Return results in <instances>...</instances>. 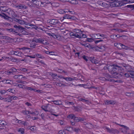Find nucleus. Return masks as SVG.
Listing matches in <instances>:
<instances>
[{"label": "nucleus", "instance_id": "f257e3e1", "mask_svg": "<svg viewBox=\"0 0 134 134\" xmlns=\"http://www.w3.org/2000/svg\"><path fill=\"white\" fill-rule=\"evenodd\" d=\"M122 69L121 66H118L117 65H113L109 66L108 67V69L109 71L111 74L114 77L116 78V77L119 75L118 71H121Z\"/></svg>", "mask_w": 134, "mask_h": 134}, {"label": "nucleus", "instance_id": "f03ea898", "mask_svg": "<svg viewBox=\"0 0 134 134\" xmlns=\"http://www.w3.org/2000/svg\"><path fill=\"white\" fill-rule=\"evenodd\" d=\"M6 13L12 18L16 17L18 16L10 8H8L7 10Z\"/></svg>", "mask_w": 134, "mask_h": 134}, {"label": "nucleus", "instance_id": "7ed1b4c3", "mask_svg": "<svg viewBox=\"0 0 134 134\" xmlns=\"http://www.w3.org/2000/svg\"><path fill=\"white\" fill-rule=\"evenodd\" d=\"M50 24L54 25H58L61 24L58 20L56 19H51L49 20Z\"/></svg>", "mask_w": 134, "mask_h": 134}, {"label": "nucleus", "instance_id": "20e7f679", "mask_svg": "<svg viewBox=\"0 0 134 134\" xmlns=\"http://www.w3.org/2000/svg\"><path fill=\"white\" fill-rule=\"evenodd\" d=\"M63 19L62 20H63L64 19H71V20H75L76 19L75 17L70 15L69 14H65L64 15L63 17Z\"/></svg>", "mask_w": 134, "mask_h": 134}, {"label": "nucleus", "instance_id": "39448f33", "mask_svg": "<svg viewBox=\"0 0 134 134\" xmlns=\"http://www.w3.org/2000/svg\"><path fill=\"white\" fill-rule=\"evenodd\" d=\"M31 2H32L34 5H36L38 7H39L40 6L43 7V5H41L40 1L37 0H32V1H31Z\"/></svg>", "mask_w": 134, "mask_h": 134}, {"label": "nucleus", "instance_id": "423d86ee", "mask_svg": "<svg viewBox=\"0 0 134 134\" xmlns=\"http://www.w3.org/2000/svg\"><path fill=\"white\" fill-rule=\"evenodd\" d=\"M122 66V69H121V70H124L125 69H126V70L128 72H130L131 70V68L130 66L127 65L125 64H124V65H121Z\"/></svg>", "mask_w": 134, "mask_h": 134}, {"label": "nucleus", "instance_id": "0eeeda50", "mask_svg": "<svg viewBox=\"0 0 134 134\" xmlns=\"http://www.w3.org/2000/svg\"><path fill=\"white\" fill-rule=\"evenodd\" d=\"M47 110H46L47 112H51L52 111L53 109H52V108L54 107L53 105L49 104L47 105Z\"/></svg>", "mask_w": 134, "mask_h": 134}, {"label": "nucleus", "instance_id": "6e6552de", "mask_svg": "<svg viewBox=\"0 0 134 134\" xmlns=\"http://www.w3.org/2000/svg\"><path fill=\"white\" fill-rule=\"evenodd\" d=\"M44 40L43 39L41 38H38V39H35L33 40L32 41L33 42H35L37 43H43Z\"/></svg>", "mask_w": 134, "mask_h": 134}, {"label": "nucleus", "instance_id": "1a4fd4ad", "mask_svg": "<svg viewBox=\"0 0 134 134\" xmlns=\"http://www.w3.org/2000/svg\"><path fill=\"white\" fill-rule=\"evenodd\" d=\"M14 27L17 30H18L19 32H21V31H22L24 29V28L20 26H17L16 25H15L14 26Z\"/></svg>", "mask_w": 134, "mask_h": 134}, {"label": "nucleus", "instance_id": "9d476101", "mask_svg": "<svg viewBox=\"0 0 134 134\" xmlns=\"http://www.w3.org/2000/svg\"><path fill=\"white\" fill-rule=\"evenodd\" d=\"M23 75H17L13 76V78L15 79L19 80L23 79Z\"/></svg>", "mask_w": 134, "mask_h": 134}, {"label": "nucleus", "instance_id": "9b49d317", "mask_svg": "<svg viewBox=\"0 0 134 134\" xmlns=\"http://www.w3.org/2000/svg\"><path fill=\"white\" fill-rule=\"evenodd\" d=\"M16 8L20 9H25L26 8V7L25 5L20 4L15 6Z\"/></svg>", "mask_w": 134, "mask_h": 134}, {"label": "nucleus", "instance_id": "f8f14e48", "mask_svg": "<svg viewBox=\"0 0 134 134\" xmlns=\"http://www.w3.org/2000/svg\"><path fill=\"white\" fill-rule=\"evenodd\" d=\"M105 104L109 105L110 104H115V102L113 100H107L105 102Z\"/></svg>", "mask_w": 134, "mask_h": 134}, {"label": "nucleus", "instance_id": "ddd939ff", "mask_svg": "<svg viewBox=\"0 0 134 134\" xmlns=\"http://www.w3.org/2000/svg\"><path fill=\"white\" fill-rule=\"evenodd\" d=\"M98 34H93L92 35V38L94 39H100L101 38L100 37L99 35Z\"/></svg>", "mask_w": 134, "mask_h": 134}, {"label": "nucleus", "instance_id": "4468645a", "mask_svg": "<svg viewBox=\"0 0 134 134\" xmlns=\"http://www.w3.org/2000/svg\"><path fill=\"white\" fill-rule=\"evenodd\" d=\"M8 8L5 6H1L0 7V10L6 12Z\"/></svg>", "mask_w": 134, "mask_h": 134}, {"label": "nucleus", "instance_id": "2eb2a0df", "mask_svg": "<svg viewBox=\"0 0 134 134\" xmlns=\"http://www.w3.org/2000/svg\"><path fill=\"white\" fill-rule=\"evenodd\" d=\"M121 43H116L114 44V46L119 49H121Z\"/></svg>", "mask_w": 134, "mask_h": 134}, {"label": "nucleus", "instance_id": "dca6fc26", "mask_svg": "<svg viewBox=\"0 0 134 134\" xmlns=\"http://www.w3.org/2000/svg\"><path fill=\"white\" fill-rule=\"evenodd\" d=\"M36 44L35 43H31L30 44V47L31 48L30 49H33L36 48Z\"/></svg>", "mask_w": 134, "mask_h": 134}, {"label": "nucleus", "instance_id": "f3484780", "mask_svg": "<svg viewBox=\"0 0 134 134\" xmlns=\"http://www.w3.org/2000/svg\"><path fill=\"white\" fill-rule=\"evenodd\" d=\"M48 34L49 36H52V37H53L55 39H57L58 38V35L55 34L54 33H49Z\"/></svg>", "mask_w": 134, "mask_h": 134}, {"label": "nucleus", "instance_id": "a211bd4d", "mask_svg": "<svg viewBox=\"0 0 134 134\" xmlns=\"http://www.w3.org/2000/svg\"><path fill=\"white\" fill-rule=\"evenodd\" d=\"M58 12L61 14H64L66 13H67V11H65L62 9H59L58 10Z\"/></svg>", "mask_w": 134, "mask_h": 134}, {"label": "nucleus", "instance_id": "6ab92c4d", "mask_svg": "<svg viewBox=\"0 0 134 134\" xmlns=\"http://www.w3.org/2000/svg\"><path fill=\"white\" fill-rule=\"evenodd\" d=\"M52 101L53 102H54V104H56V105H60V104H62V103H60L61 102L60 101L55 100V101Z\"/></svg>", "mask_w": 134, "mask_h": 134}, {"label": "nucleus", "instance_id": "aec40b11", "mask_svg": "<svg viewBox=\"0 0 134 134\" xmlns=\"http://www.w3.org/2000/svg\"><path fill=\"white\" fill-rule=\"evenodd\" d=\"M63 79L67 81H71L74 80V79L71 77H63Z\"/></svg>", "mask_w": 134, "mask_h": 134}, {"label": "nucleus", "instance_id": "412c9836", "mask_svg": "<svg viewBox=\"0 0 134 134\" xmlns=\"http://www.w3.org/2000/svg\"><path fill=\"white\" fill-rule=\"evenodd\" d=\"M72 130V128L70 126L65 127V128L64 130L68 131H71Z\"/></svg>", "mask_w": 134, "mask_h": 134}, {"label": "nucleus", "instance_id": "4be33fe9", "mask_svg": "<svg viewBox=\"0 0 134 134\" xmlns=\"http://www.w3.org/2000/svg\"><path fill=\"white\" fill-rule=\"evenodd\" d=\"M125 2V3H131L134 2V0H123Z\"/></svg>", "mask_w": 134, "mask_h": 134}, {"label": "nucleus", "instance_id": "5701e85b", "mask_svg": "<svg viewBox=\"0 0 134 134\" xmlns=\"http://www.w3.org/2000/svg\"><path fill=\"white\" fill-rule=\"evenodd\" d=\"M18 132H20L21 134H23L24 133V130L23 128H20L18 130Z\"/></svg>", "mask_w": 134, "mask_h": 134}, {"label": "nucleus", "instance_id": "b1692460", "mask_svg": "<svg viewBox=\"0 0 134 134\" xmlns=\"http://www.w3.org/2000/svg\"><path fill=\"white\" fill-rule=\"evenodd\" d=\"M101 87H96L94 86H92L90 87H88V88L89 89H91L92 88H94L96 89V90H99L100 88Z\"/></svg>", "mask_w": 134, "mask_h": 134}, {"label": "nucleus", "instance_id": "393cba45", "mask_svg": "<svg viewBox=\"0 0 134 134\" xmlns=\"http://www.w3.org/2000/svg\"><path fill=\"white\" fill-rule=\"evenodd\" d=\"M0 125H3L4 126L7 125V123L4 121H2L1 120H0Z\"/></svg>", "mask_w": 134, "mask_h": 134}, {"label": "nucleus", "instance_id": "a878e982", "mask_svg": "<svg viewBox=\"0 0 134 134\" xmlns=\"http://www.w3.org/2000/svg\"><path fill=\"white\" fill-rule=\"evenodd\" d=\"M81 44L85 47H87L89 48L91 47L90 45L88 43H85L84 44L81 43Z\"/></svg>", "mask_w": 134, "mask_h": 134}, {"label": "nucleus", "instance_id": "bb28decb", "mask_svg": "<svg viewBox=\"0 0 134 134\" xmlns=\"http://www.w3.org/2000/svg\"><path fill=\"white\" fill-rule=\"evenodd\" d=\"M49 3L46 2H41V5H43V7L45 5H46L47 4H48Z\"/></svg>", "mask_w": 134, "mask_h": 134}, {"label": "nucleus", "instance_id": "cd10ccee", "mask_svg": "<svg viewBox=\"0 0 134 134\" xmlns=\"http://www.w3.org/2000/svg\"><path fill=\"white\" fill-rule=\"evenodd\" d=\"M18 23L21 24H25L26 23L25 21L24 20H19Z\"/></svg>", "mask_w": 134, "mask_h": 134}, {"label": "nucleus", "instance_id": "c85d7f7f", "mask_svg": "<svg viewBox=\"0 0 134 134\" xmlns=\"http://www.w3.org/2000/svg\"><path fill=\"white\" fill-rule=\"evenodd\" d=\"M118 132V131L116 129H111V133H117Z\"/></svg>", "mask_w": 134, "mask_h": 134}, {"label": "nucleus", "instance_id": "c756f323", "mask_svg": "<svg viewBox=\"0 0 134 134\" xmlns=\"http://www.w3.org/2000/svg\"><path fill=\"white\" fill-rule=\"evenodd\" d=\"M21 112L24 114L26 115H27V114H29L30 113V111L29 110L27 111H22Z\"/></svg>", "mask_w": 134, "mask_h": 134}, {"label": "nucleus", "instance_id": "7c9ffc66", "mask_svg": "<svg viewBox=\"0 0 134 134\" xmlns=\"http://www.w3.org/2000/svg\"><path fill=\"white\" fill-rule=\"evenodd\" d=\"M75 116L74 115L72 114L69 115L68 116V117L71 119H73L74 118Z\"/></svg>", "mask_w": 134, "mask_h": 134}, {"label": "nucleus", "instance_id": "2f4dec72", "mask_svg": "<svg viewBox=\"0 0 134 134\" xmlns=\"http://www.w3.org/2000/svg\"><path fill=\"white\" fill-rule=\"evenodd\" d=\"M131 77L134 78V71H132L129 73Z\"/></svg>", "mask_w": 134, "mask_h": 134}, {"label": "nucleus", "instance_id": "473e14b6", "mask_svg": "<svg viewBox=\"0 0 134 134\" xmlns=\"http://www.w3.org/2000/svg\"><path fill=\"white\" fill-rule=\"evenodd\" d=\"M47 105H43L41 107V108L44 110L46 112H47V111L46 110H47Z\"/></svg>", "mask_w": 134, "mask_h": 134}, {"label": "nucleus", "instance_id": "72a5a7b5", "mask_svg": "<svg viewBox=\"0 0 134 134\" xmlns=\"http://www.w3.org/2000/svg\"><path fill=\"white\" fill-rule=\"evenodd\" d=\"M27 129H28L30 130H31L32 131H34L36 129V128H34V127L33 126H31V127L29 126L28 127H27Z\"/></svg>", "mask_w": 134, "mask_h": 134}, {"label": "nucleus", "instance_id": "f704fd0d", "mask_svg": "<svg viewBox=\"0 0 134 134\" xmlns=\"http://www.w3.org/2000/svg\"><path fill=\"white\" fill-rule=\"evenodd\" d=\"M12 101L11 98L10 97V96H9L8 97L6 98V102H11Z\"/></svg>", "mask_w": 134, "mask_h": 134}, {"label": "nucleus", "instance_id": "c9c22d12", "mask_svg": "<svg viewBox=\"0 0 134 134\" xmlns=\"http://www.w3.org/2000/svg\"><path fill=\"white\" fill-rule=\"evenodd\" d=\"M9 58V57H2L1 59H0V61H1L2 60L4 61L6 59Z\"/></svg>", "mask_w": 134, "mask_h": 134}, {"label": "nucleus", "instance_id": "e433bc0d", "mask_svg": "<svg viewBox=\"0 0 134 134\" xmlns=\"http://www.w3.org/2000/svg\"><path fill=\"white\" fill-rule=\"evenodd\" d=\"M19 49L20 50L22 49L23 50H26V49H28V50H30V48H28V47H22L21 48H19Z\"/></svg>", "mask_w": 134, "mask_h": 134}, {"label": "nucleus", "instance_id": "4c0bfd02", "mask_svg": "<svg viewBox=\"0 0 134 134\" xmlns=\"http://www.w3.org/2000/svg\"><path fill=\"white\" fill-rule=\"evenodd\" d=\"M25 29L24 28V30H23L22 31H21V32L24 35H27V32L25 31Z\"/></svg>", "mask_w": 134, "mask_h": 134}, {"label": "nucleus", "instance_id": "58836bf2", "mask_svg": "<svg viewBox=\"0 0 134 134\" xmlns=\"http://www.w3.org/2000/svg\"><path fill=\"white\" fill-rule=\"evenodd\" d=\"M6 81L5 83L9 84H10V85L12 84L11 83H10V82H12V80L9 79L6 80Z\"/></svg>", "mask_w": 134, "mask_h": 134}, {"label": "nucleus", "instance_id": "ea45409f", "mask_svg": "<svg viewBox=\"0 0 134 134\" xmlns=\"http://www.w3.org/2000/svg\"><path fill=\"white\" fill-rule=\"evenodd\" d=\"M10 97L11 98L12 100V99L15 100L18 98L17 97L15 96H10Z\"/></svg>", "mask_w": 134, "mask_h": 134}, {"label": "nucleus", "instance_id": "a19ab883", "mask_svg": "<svg viewBox=\"0 0 134 134\" xmlns=\"http://www.w3.org/2000/svg\"><path fill=\"white\" fill-rule=\"evenodd\" d=\"M6 92V91L5 90H0V94H1L3 95L5 94Z\"/></svg>", "mask_w": 134, "mask_h": 134}, {"label": "nucleus", "instance_id": "79ce46f5", "mask_svg": "<svg viewBox=\"0 0 134 134\" xmlns=\"http://www.w3.org/2000/svg\"><path fill=\"white\" fill-rule=\"evenodd\" d=\"M79 117H76L75 116V118L74 119V121L75 122H79Z\"/></svg>", "mask_w": 134, "mask_h": 134}, {"label": "nucleus", "instance_id": "37998d69", "mask_svg": "<svg viewBox=\"0 0 134 134\" xmlns=\"http://www.w3.org/2000/svg\"><path fill=\"white\" fill-rule=\"evenodd\" d=\"M19 70H21V71L24 72L27 71L28 69L26 68H21Z\"/></svg>", "mask_w": 134, "mask_h": 134}, {"label": "nucleus", "instance_id": "c03bdc74", "mask_svg": "<svg viewBox=\"0 0 134 134\" xmlns=\"http://www.w3.org/2000/svg\"><path fill=\"white\" fill-rule=\"evenodd\" d=\"M15 86H17L18 87H19V88H24L23 86H24L22 84H16V85H15Z\"/></svg>", "mask_w": 134, "mask_h": 134}, {"label": "nucleus", "instance_id": "a18cd8bd", "mask_svg": "<svg viewBox=\"0 0 134 134\" xmlns=\"http://www.w3.org/2000/svg\"><path fill=\"white\" fill-rule=\"evenodd\" d=\"M92 61V63L94 64H96L98 63V61L97 59H95L94 58Z\"/></svg>", "mask_w": 134, "mask_h": 134}, {"label": "nucleus", "instance_id": "49530a36", "mask_svg": "<svg viewBox=\"0 0 134 134\" xmlns=\"http://www.w3.org/2000/svg\"><path fill=\"white\" fill-rule=\"evenodd\" d=\"M7 91L9 92H10L12 93H14L15 92V90H14L13 89L10 88L8 89Z\"/></svg>", "mask_w": 134, "mask_h": 134}, {"label": "nucleus", "instance_id": "de8ad7c7", "mask_svg": "<svg viewBox=\"0 0 134 134\" xmlns=\"http://www.w3.org/2000/svg\"><path fill=\"white\" fill-rule=\"evenodd\" d=\"M105 128L108 132L111 133V129H110L109 128L106 127H105Z\"/></svg>", "mask_w": 134, "mask_h": 134}, {"label": "nucleus", "instance_id": "09e8293b", "mask_svg": "<svg viewBox=\"0 0 134 134\" xmlns=\"http://www.w3.org/2000/svg\"><path fill=\"white\" fill-rule=\"evenodd\" d=\"M63 30H64V31H62V32H63V34H65V35H66V34H68V31L66 30L65 29H64Z\"/></svg>", "mask_w": 134, "mask_h": 134}, {"label": "nucleus", "instance_id": "8fccbe9b", "mask_svg": "<svg viewBox=\"0 0 134 134\" xmlns=\"http://www.w3.org/2000/svg\"><path fill=\"white\" fill-rule=\"evenodd\" d=\"M98 79L100 80L103 81H105L106 80L105 78L104 77H98Z\"/></svg>", "mask_w": 134, "mask_h": 134}, {"label": "nucleus", "instance_id": "3c124183", "mask_svg": "<svg viewBox=\"0 0 134 134\" xmlns=\"http://www.w3.org/2000/svg\"><path fill=\"white\" fill-rule=\"evenodd\" d=\"M121 47H122L121 49H127V47L125 45L121 44Z\"/></svg>", "mask_w": 134, "mask_h": 134}, {"label": "nucleus", "instance_id": "603ef678", "mask_svg": "<svg viewBox=\"0 0 134 134\" xmlns=\"http://www.w3.org/2000/svg\"><path fill=\"white\" fill-rule=\"evenodd\" d=\"M74 36L76 38H80V36L79 35V34L76 33H75Z\"/></svg>", "mask_w": 134, "mask_h": 134}, {"label": "nucleus", "instance_id": "864d4df0", "mask_svg": "<svg viewBox=\"0 0 134 134\" xmlns=\"http://www.w3.org/2000/svg\"><path fill=\"white\" fill-rule=\"evenodd\" d=\"M82 58L84 60H85L86 61H88V57L85 56H82Z\"/></svg>", "mask_w": 134, "mask_h": 134}, {"label": "nucleus", "instance_id": "5fc2aeb1", "mask_svg": "<svg viewBox=\"0 0 134 134\" xmlns=\"http://www.w3.org/2000/svg\"><path fill=\"white\" fill-rule=\"evenodd\" d=\"M93 40L92 38H87V41L89 42H91L93 41Z\"/></svg>", "mask_w": 134, "mask_h": 134}, {"label": "nucleus", "instance_id": "6e6d98bb", "mask_svg": "<svg viewBox=\"0 0 134 134\" xmlns=\"http://www.w3.org/2000/svg\"><path fill=\"white\" fill-rule=\"evenodd\" d=\"M79 121L82 122L85 120V119L79 117Z\"/></svg>", "mask_w": 134, "mask_h": 134}, {"label": "nucleus", "instance_id": "4d7b16f0", "mask_svg": "<svg viewBox=\"0 0 134 134\" xmlns=\"http://www.w3.org/2000/svg\"><path fill=\"white\" fill-rule=\"evenodd\" d=\"M73 130L77 132L80 131V129L79 128H74Z\"/></svg>", "mask_w": 134, "mask_h": 134}, {"label": "nucleus", "instance_id": "13d9d810", "mask_svg": "<svg viewBox=\"0 0 134 134\" xmlns=\"http://www.w3.org/2000/svg\"><path fill=\"white\" fill-rule=\"evenodd\" d=\"M58 133V134H65V132L64 131L61 130Z\"/></svg>", "mask_w": 134, "mask_h": 134}, {"label": "nucleus", "instance_id": "bf43d9fd", "mask_svg": "<svg viewBox=\"0 0 134 134\" xmlns=\"http://www.w3.org/2000/svg\"><path fill=\"white\" fill-rule=\"evenodd\" d=\"M70 2L72 3L73 4H76L77 2L75 0H71Z\"/></svg>", "mask_w": 134, "mask_h": 134}, {"label": "nucleus", "instance_id": "052dcab7", "mask_svg": "<svg viewBox=\"0 0 134 134\" xmlns=\"http://www.w3.org/2000/svg\"><path fill=\"white\" fill-rule=\"evenodd\" d=\"M10 18V17L8 16H7L5 14L4 18V19H9V18Z\"/></svg>", "mask_w": 134, "mask_h": 134}, {"label": "nucleus", "instance_id": "680f3d73", "mask_svg": "<svg viewBox=\"0 0 134 134\" xmlns=\"http://www.w3.org/2000/svg\"><path fill=\"white\" fill-rule=\"evenodd\" d=\"M66 104L67 105H72L74 104V103L73 102H66Z\"/></svg>", "mask_w": 134, "mask_h": 134}, {"label": "nucleus", "instance_id": "e2e57ef3", "mask_svg": "<svg viewBox=\"0 0 134 134\" xmlns=\"http://www.w3.org/2000/svg\"><path fill=\"white\" fill-rule=\"evenodd\" d=\"M63 70L62 69L58 68L57 70V71L59 73H62Z\"/></svg>", "mask_w": 134, "mask_h": 134}, {"label": "nucleus", "instance_id": "0e129e2a", "mask_svg": "<svg viewBox=\"0 0 134 134\" xmlns=\"http://www.w3.org/2000/svg\"><path fill=\"white\" fill-rule=\"evenodd\" d=\"M121 126H122V127H124V128L126 130H128L129 129L128 127H127L125 126L124 125H120Z\"/></svg>", "mask_w": 134, "mask_h": 134}, {"label": "nucleus", "instance_id": "69168bd1", "mask_svg": "<svg viewBox=\"0 0 134 134\" xmlns=\"http://www.w3.org/2000/svg\"><path fill=\"white\" fill-rule=\"evenodd\" d=\"M27 5H28L29 7H30L31 8H32L33 7V4H32L31 3L30 4L29 3H27Z\"/></svg>", "mask_w": 134, "mask_h": 134}, {"label": "nucleus", "instance_id": "338daca9", "mask_svg": "<svg viewBox=\"0 0 134 134\" xmlns=\"http://www.w3.org/2000/svg\"><path fill=\"white\" fill-rule=\"evenodd\" d=\"M75 33L78 34H79V33H80V32H81V31L79 29H75Z\"/></svg>", "mask_w": 134, "mask_h": 134}, {"label": "nucleus", "instance_id": "774afa93", "mask_svg": "<svg viewBox=\"0 0 134 134\" xmlns=\"http://www.w3.org/2000/svg\"><path fill=\"white\" fill-rule=\"evenodd\" d=\"M35 55H36V57H37L38 58H41L42 56L41 54H35Z\"/></svg>", "mask_w": 134, "mask_h": 134}]
</instances>
